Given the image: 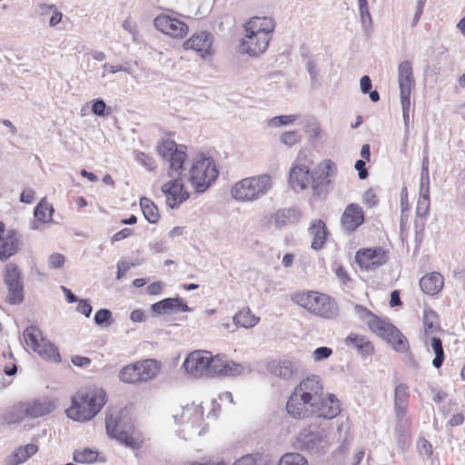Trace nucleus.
I'll return each mask as SVG.
<instances>
[{"label": "nucleus", "mask_w": 465, "mask_h": 465, "mask_svg": "<svg viewBox=\"0 0 465 465\" xmlns=\"http://www.w3.org/2000/svg\"><path fill=\"white\" fill-rule=\"evenodd\" d=\"M401 206L402 213L408 212L411 208V205L409 203L408 190L406 187L402 188V190L401 192Z\"/></svg>", "instance_id": "obj_61"}, {"label": "nucleus", "mask_w": 465, "mask_h": 465, "mask_svg": "<svg viewBox=\"0 0 465 465\" xmlns=\"http://www.w3.org/2000/svg\"><path fill=\"white\" fill-rule=\"evenodd\" d=\"M312 415L324 419H333L341 412L339 400L333 394H322L321 400L311 407Z\"/></svg>", "instance_id": "obj_18"}, {"label": "nucleus", "mask_w": 465, "mask_h": 465, "mask_svg": "<svg viewBox=\"0 0 465 465\" xmlns=\"http://www.w3.org/2000/svg\"><path fill=\"white\" fill-rule=\"evenodd\" d=\"M218 174L214 162L211 158L201 157L193 163L189 181L196 191L203 192L216 180Z\"/></svg>", "instance_id": "obj_7"}, {"label": "nucleus", "mask_w": 465, "mask_h": 465, "mask_svg": "<svg viewBox=\"0 0 465 465\" xmlns=\"http://www.w3.org/2000/svg\"><path fill=\"white\" fill-rule=\"evenodd\" d=\"M244 35L240 48L244 54L257 56L263 54L275 29V21L269 16H253L242 25Z\"/></svg>", "instance_id": "obj_2"}, {"label": "nucleus", "mask_w": 465, "mask_h": 465, "mask_svg": "<svg viewBox=\"0 0 465 465\" xmlns=\"http://www.w3.org/2000/svg\"><path fill=\"white\" fill-rule=\"evenodd\" d=\"M136 160L145 166L148 170L152 171L155 168V162L153 158L145 153L140 152L136 154Z\"/></svg>", "instance_id": "obj_55"}, {"label": "nucleus", "mask_w": 465, "mask_h": 465, "mask_svg": "<svg viewBox=\"0 0 465 465\" xmlns=\"http://www.w3.org/2000/svg\"><path fill=\"white\" fill-rule=\"evenodd\" d=\"M272 178L261 174L242 179L232 187V196L240 202H252L265 194L272 187Z\"/></svg>", "instance_id": "obj_4"}, {"label": "nucleus", "mask_w": 465, "mask_h": 465, "mask_svg": "<svg viewBox=\"0 0 465 465\" xmlns=\"http://www.w3.org/2000/svg\"><path fill=\"white\" fill-rule=\"evenodd\" d=\"M184 465H227L224 460H193Z\"/></svg>", "instance_id": "obj_62"}, {"label": "nucleus", "mask_w": 465, "mask_h": 465, "mask_svg": "<svg viewBox=\"0 0 465 465\" xmlns=\"http://www.w3.org/2000/svg\"><path fill=\"white\" fill-rule=\"evenodd\" d=\"M226 358L224 355L213 356L211 354L210 367L208 368L207 376H222L223 370L224 369Z\"/></svg>", "instance_id": "obj_43"}, {"label": "nucleus", "mask_w": 465, "mask_h": 465, "mask_svg": "<svg viewBox=\"0 0 465 465\" xmlns=\"http://www.w3.org/2000/svg\"><path fill=\"white\" fill-rule=\"evenodd\" d=\"M285 410L287 414L294 420H303L312 415L310 403L299 397L294 391L287 399Z\"/></svg>", "instance_id": "obj_20"}, {"label": "nucleus", "mask_w": 465, "mask_h": 465, "mask_svg": "<svg viewBox=\"0 0 465 465\" xmlns=\"http://www.w3.org/2000/svg\"><path fill=\"white\" fill-rule=\"evenodd\" d=\"M366 325L372 333L382 338L392 324L386 319L374 314L373 317L367 322Z\"/></svg>", "instance_id": "obj_35"}, {"label": "nucleus", "mask_w": 465, "mask_h": 465, "mask_svg": "<svg viewBox=\"0 0 465 465\" xmlns=\"http://www.w3.org/2000/svg\"><path fill=\"white\" fill-rule=\"evenodd\" d=\"M25 411H26L27 418L35 419L48 414L53 405L51 402L41 400H30L23 401Z\"/></svg>", "instance_id": "obj_29"}, {"label": "nucleus", "mask_w": 465, "mask_h": 465, "mask_svg": "<svg viewBox=\"0 0 465 465\" xmlns=\"http://www.w3.org/2000/svg\"><path fill=\"white\" fill-rule=\"evenodd\" d=\"M363 203L370 208L375 207L379 203V197L373 188L367 189L362 196Z\"/></svg>", "instance_id": "obj_51"}, {"label": "nucleus", "mask_w": 465, "mask_h": 465, "mask_svg": "<svg viewBox=\"0 0 465 465\" xmlns=\"http://www.w3.org/2000/svg\"><path fill=\"white\" fill-rule=\"evenodd\" d=\"M65 258L63 254L54 252L49 256L48 263L52 269H58L64 266Z\"/></svg>", "instance_id": "obj_56"}, {"label": "nucleus", "mask_w": 465, "mask_h": 465, "mask_svg": "<svg viewBox=\"0 0 465 465\" xmlns=\"http://www.w3.org/2000/svg\"><path fill=\"white\" fill-rule=\"evenodd\" d=\"M409 399L408 386L403 383L398 384L394 390V411L396 418L400 420L407 414Z\"/></svg>", "instance_id": "obj_26"}, {"label": "nucleus", "mask_w": 465, "mask_h": 465, "mask_svg": "<svg viewBox=\"0 0 465 465\" xmlns=\"http://www.w3.org/2000/svg\"><path fill=\"white\" fill-rule=\"evenodd\" d=\"M38 447L35 444H26L25 446L19 447L13 453V460L15 464L23 463L27 460L31 456L35 454Z\"/></svg>", "instance_id": "obj_39"}, {"label": "nucleus", "mask_w": 465, "mask_h": 465, "mask_svg": "<svg viewBox=\"0 0 465 465\" xmlns=\"http://www.w3.org/2000/svg\"><path fill=\"white\" fill-rule=\"evenodd\" d=\"M20 248V239L14 230H6L0 236V260L5 262Z\"/></svg>", "instance_id": "obj_22"}, {"label": "nucleus", "mask_w": 465, "mask_h": 465, "mask_svg": "<svg viewBox=\"0 0 465 465\" xmlns=\"http://www.w3.org/2000/svg\"><path fill=\"white\" fill-rule=\"evenodd\" d=\"M71 361L77 367H84L91 363V359L85 356H73Z\"/></svg>", "instance_id": "obj_64"}, {"label": "nucleus", "mask_w": 465, "mask_h": 465, "mask_svg": "<svg viewBox=\"0 0 465 465\" xmlns=\"http://www.w3.org/2000/svg\"><path fill=\"white\" fill-rule=\"evenodd\" d=\"M430 189H429V176L421 178L420 195L418 199L416 214L419 217H425L430 212Z\"/></svg>", "instance_id": "obj_31"}, {"label": "nucleus", "mask_w": 465, "mask_h": 465, "mask_svg": "<svg viewBox=\"0 0 465 465\" xmlns=\"http://www.w3.org/2000/svg\"><path fill=\"white\" fill-rule=\"evenodd\" d=\"M293 391L307 403H310L311 407L321 400L322 394L324 392L323 385L316 375L302 379Z\"/></svg>", "instance_id": "obj_13"}, {"label": "nucleus", "mask_w": 465, "mask_h": 465, "mask_svg": "<svg viewBox=\"0 0 465 465\" xmlns=\"http://www.w3.org/2000/svg\"><path fill=\"white\" fill-rule=\"evenodd\" d=\"M98 455V451L92 449L78 450L74 453V460L78 463H91L97 460Z\"/></svg>", "instance_id": "obj_46"}, {"label": "nucleus", "mask_w": 465, "mask_h": 465, "mask_svg": "<svg viewBox=\"0 0 465 465\" xmlns=\"http://www.w3.org/2000/svg\"><path fill=\"white\" fill-rule=\"evenodd\" d=\"M113 439L134 449L139 448L142 443L140 434L132 426L125 430H120Z\"/></svg>", "instance_id": "obj_32"}, {"label": "nucleus", "mask_w": 465, "mask_h": 465, "mask_svg": "<svg viewBox=\"0 0 465 465\" xmlns=\"http://www.w3.org/2000/svg\"><path fill=\"white\" fill-rule=\"evenodd\" d=\"M430 346L435 353L432 364L435 368L439 369L441 367L445 358L441 340L437 337L431 338Z\"/></svg>", "instance_id": "obj_44"}, {"label": "nucleus", "mask_w": 465, "mask_h": 465, "mask_svg": "<svg viewBox=\"0 0 465 465\" xmlns=\"http://www.w3.org/2000/svg\"><path fill=\"white\" fill-rule=\"evenodd\" d=\"M77 311L86 317H89L92 312V306L87 301L81 300L78 303Z\"/></svg>", "instance_id": "obj_63"}, {"label": "nucleus", "mask_w": 465, "mask_h": 465, "mask_svg": "<svg viewBox=\"0 0 465 465\" xmlns=\"http://www.w3.org/2000/svg\"><path fill=\"white\" fill-rule=\"evenodd\" d=\"M162 186V192L165 195L166 204L172 209L177 208L189 198V193L184 188L182 173H175Z\"/></svg>", "instance_id": "obj_12"}, {"label": "nucleus", "mask_w": 465, "mask_h": 465, "mask_svg": "<svg viewBox=\"0 0 465 465\" xmlns=\"http://www.w3.org/2000/svg\"><path fill=\"white\" fill-rule=\"evenodd\" d=\"M3 277L6 286L23 284L20 270L18 266L13 262L5 265Z\"/></svg>", "instance_id": "obj_37"}, {"label": "nucleus", "mask_w": 465, "mask_h": 465, "mask_svg": "<svg viewBox=\"0 0 465 465\" xmlns=\"http://www.w3.org/2000/svg\"><path fill=\"white\" fill-rule=\"evenodd\" d=\"M243 370L242 365L226 359L222 376H237L242 374Z\"/></svg>", "instance_id": "obj_50"}, {"label": "nucleus", "mask_w": 465, "mask_h": 465, "mask_svg": "<svg viewBox=\"0 0 465 465\" xmlns=\"http://www.w3.org/2000/svg\"><path fill=\"white\" fill-rule=\"evenodd\" d=\"M183 47L184 50H193L201 57L213 54V37L206 32L193 34L186 40Z\"/></svg>", "instance_id": "obj_19"}, {"label": "nucleus", "mask_w": 465, "mask_h": 465, "mask_svg": "<svg viewBox=\"0 0 465 465\" xmlns=\"http://www.w3.org/2000/svg\"><path fill=\"white\" fill-rule=\"evenodd\" d=\"M398 82L401 89V102L404 118L409 117L411 94L414 87L413 71L411 62L403 61L399 64Z\"/></svg>", "instance_id": "obj_9"}, {"label": "nucleus", "mask_w": 465, "mask_h": 465, "mask_svg": "<svg viewBox=\"0 0 465 465\" xmlns=\"http://www.w3.org/2000/svg\"><path fill=\"white\" fill-rule=\"evenodd\" d=\"M23 337L25 345L43 359L59 361L60 355L57 348L43 335L42 331L37 326L26 327L23 332Z\"/></svg>", "instance_id": "obj_8"}, {"label": "nucleus", "mask_w": 465, "mask_h": 465, "mask_svg": "<svg viewBox=\"0 0 465 465\" xmlns=\"http://www.w3.org/2000/svg\"><path fill=\"white\" fill-rule=\"evenodd\" d=\"M268 371L280 379L289 381L298 374V369L291 360H272L267 363Z\"/></svg>", "instance_id": "obj_21"}, {"label": "nucleus", "mask_w": 465, "mask_h": 465, "mask_svg": "<svg viewBox=\"0 0 465 465\" xmlns=\"http://www.w3.org/2000/svg\"><path fill=\"white\" fill-rule=\"evenodd\" d=\"M305 155H303V160ZM312 173L310 166L302 163V155L299 154L289 173V184L293 190H304L312 185Z\"/></svg>", "instance_id": "obj_14"}, {"label": "nucleus", "mask_w": 465, "mask_h": 465, "mask_svg": "<svg viewBox=\"0 0 465 465\" xmlns=\"http://www.w3.org/2000/svg\"><path fill=\"white\" fill-rule=\"evenodd\" d=\"M422 322L426 335L432 334L440 329L439 316L431 309L424 310Z\"/></svg>", "instance_id": "obj_38"}, {"label": "nucleus", "mask_w": 465, "mask_h": 465, "mask_svg": "<svg viewBox=\"0 0 465 465\" xmlns=\"http://www.w3.org/2000/svg\"><path fill=\"white\" fill-rule=\"evenodd\" d=\"M382 339L387 341L397 351L404 352L409 349V341L407 338L393 324Z\"/></svg>", "instance_id": "obj_30"}, {"label": "nucleus", "mask_w": 465, "mask_h": 465, "mask_svg": "<svg viewBox=\"0 0 465 465\" xmlns=\"http://www.w3.org/2000/svg\"><path fill=\"white\" fill-rule=\"evenodd\" d=\"M354 312L359 317L361 321L365 322L367 324V322L370 321L373 317L375 313H373L371 311H370L368 308H366L363 305L361 304H355L354 305Z\"/></svg>", "instance_id": "obj_54"}, {"label": "nucleus", "mask_w": 465, "mask_h": 465, "mask_svg": "<svg viewBox=\"0 0 465 465\" xmlns=\"http://www.w3.org/2000/svg\"><path fill=\"white\" fill-rule=\"evenodd\" d=\"M153 25L159 32L175 39L185 37L189 32V27L183 21L166 13L158 15Z\"/></svg>", "instance_id": "obj_11"}, {"label": "nucleus", "mask_w": 465, "mask_h": 465, "mask_svg": "<svg viewBox=\"0 0 465 465\" xmlns=\"http://www.w3.org/2000/svg\"><path fill=\"white\" fill-rule=\"evenodd\" d=\"M281 141L288 146H292L301 141V135L297 131L285 132L282 134Z\"/></svg>", "instance_id": "obj_53"}, {"label": "nucleus", "mask_w": 465, "mask_h": 465, "mask_svg": "<svg viewBox=\"0 0 465 465\" xmlns=\"http://www.w3.org/2000/svg\"><path fill=\"white\" fill-rule=\"evenodd\" d=\"M25 419H27V415L23 401L14 404L4 417L5 422L9 425L18 423Z\"/></svg>", "instance_id": "obj_36"}, {"label": "nucleus", "mask_w": 465, "mask_h": 465, "mask_svg": "<svg viewBox=\"0 0 465 465\" xmlns=\"http://www.w3.org/2000/svg\"><path fill=\"white\" fill-rule=\"evenodd\" d=\"M7 302L11 304H19L24 300V287L23 284L7 286Z\"/></svg>", "instance_id": "obj_49"}, {"label": "nucleus", "mask_w": 465, "mask_h": 465, "mask_svg": "<svg viewBox=\"0 0 465 465\" xmlns=\"http://www.w3.org/2000/svg\"><path fill=\"white\" fill-rule=\"evenodd\" d=\"M278 465H309V463L302 454L288 452L281 457Z\"/></svg>", "instance_id": "obj_47"}, {"label": "nucleus", "mask_w": 465, "mask_h": 465, "mask_svg": "<svg viewBox=\"0 0 465 465\" xmlns=\"http://www.w3.org/2000/svg\"><path fill=\"white\" fill-rule=\"evenodd\" d=\"M420 286L424 293L434 296L442 290L444 278L440 272H430L420 278Z\"/></svg>", "instance_id": "obj_25"}, {"label": "nucleus", "mask_w": 465, "mask_h": 465, "mask_svg": "<svg viewBox=\"0 0 465 465\" xmlns=\"http://www.w3.org/2000/svg\"><path fill=\"white\" fill-rule=\"evenodd\" d=\"M54 212L53 205L49 203L45 198H43L35 206L34 214L37 221L48 223L53 221Z\"/></svg>", "instance_id": "obj_33"}, {"label": "nucleus", "mask_w": 465, "mask_h": 465, "mask_svg": "<svg viewBox=\"0 0 465 465\" xmlns=\"http://www.w3.org/2000/svg\"><path fill=\"white\" fill-rule=\"evenodd\" d=\"M232 465H268V462L262 454L256 452L242 456Z\"/></svg>", "instance_id": "obj_45"}, {"label": "nucleus", "mask_w": 465, "mask_h": 465, "mask_svg": "<svg viewBox=\"0 0 465 465\" xmlns=\"http://www.w3.org/2000/svg\"><path fill=\"white\" fill-rule=\"evenodd\" d=\"M106 109V104L103 100H96L94 102L92 105V112L96 115H104ZM106 114H109V113H106Z\"/></svg>", "instance_id": "obj_58"}, {"label": "nucleus", "mask_w": 465, "mask_h": 465, "mask_svg": "<svg viewBox=\"0 0 465 465\" xmlns=\"http://www.w3.org/2000/svg\"><path fill=\"white\" fill-rule=\"evenodd\" d=\"M332 353V350L328 347H319L313 351V358L319 361L329 358Z\"/></svg>", "instance_id": "obj_57"}, {"label": "nucleus", "mask_w": 465, "mask_h": 465, "mask_svg": "<svg viewBox=\"0 0 465 465\" xmlns=\"http://www.w3.org/2000/svg\"><path fill=\"white\" fill-rule=\"evenodd\" d=\"M160 371V364L153 359L137 361L124 366L119 372V379L124 383H140L152 380Z\"/></svg>", "instance_id": "obj_6"}, {"label": "nucleus", "mask_w": 465, "mask_h": 465, "mask_svg": "<svg viewBox=\"0 0 465 465\" xmlns=\"http://www.w3.org/2000/svg\"><path fill=\"white\" fill-rule=\"evenodd\" d=\"M232 322L238 329L249 330L260 322V317L253 313L250 307L245 306L232 316Z\"/></svg>", "instance_id": "obj_27"}, {"label": "nucleus", "mask_w": 465, "mask_h": 465, "mask_svg": "<svg viewBox=\"0 0 465 465\" xmlns=\"http://www.w3.org/2000/svg\"><path fill=\"white\" fill-rule=\"evenodd\" d=\"M156 314H166L172 312H188L189 307L178 298H166L152 305Z\"/></svg>", "instance_id": "obj_28"}, {"label": "nucleus", "mask_w": 465, "mask_h": 465, "mask_svg": "<svg viewBox=\"0 0 465 465\" xmlns=\"http://www.w3.org/2000/svg\"><path fill=\"white\" fill-rule=\"evenodd\" d=\"M181 419L183 422L195 425L203 420V411L196 406H186L182 411Z\"/></svg>", "instance_id": "obj_40"}, {"label": "nucleus", "mask_w": 465, "mask_h": 465, "mask_svg": "<svg viewBox=\"0 0 465 465\" xmlns=\"http://www.w3.org/2000/svg\"><path fill=\"white\" fill-rule=\"evenodd\" d=\"M355 169L358 171L359 178L363 180L368 176V170L366 168V161L358 160L355 163Z\"/></svg>", "instance_id": "obj_59"}, {"label": "nucleus", "mask_w": 465, "mask_h": 465, "mask_svg": "<svg viewBox=\"0 0 465 465\" xmlns=\"http://www.w3.org/2000/svg\"><path fill=\"white\" fill-rule=\"evenodd\" d=\"M365 222V213L362 207L356 203L346 205L341 219L340 224L341 229L351 233L361 227Z\"/></svg>", "instance_id": "obj_15"}, {"label": "nucleus", "mask_w": 465, "mask_h": 465, "mask_svg": "<svg viewBox=\"0 0 465 465\" xmlns=\"http://www.w3.org/2000/svg\"><path fill=\"white\" fill-rule=\"evenodd\" d=\"M308 232L312 238V248L314 250L322 249L329 235L325 223L321 219L313 220L309 226Z\"/></svg>", "instance_id": "obj_23"}, {"label": "nucleus", "mask_w": 465, "mask_h": 465, "mask_svg": "<svg viewBox=\"0 0 465 465\" xmlns=\"http://www.w3.org/2000/svg\"><path fill=\"white\" fill-rule=\"evenodd\" d=\"M211 352L207 351H194L191 352L183 362L185 371L194 377L208 374Z\"/></svg>", "instance_id": "obj_16"}, {"label": "nucleus", "mask_w": 465, "mask_h": 465, "mask_svg": "<svg viewBox=\"0 0 465 465\" xmlns=\"http://www.w3.org/2000/svg\"><path fill=\"white\" fill-rule=\"evenodd\" d=\"M273 219L276 226L282 228L283 226L292 224V223L295 222L296 213L295 211L291 209L280 210L277 213H275Z\"/></svg>", "instance_id": "obj_42"}, {"label": "nucleus", "mask_w": 465, "mask_h": 465, "mask_svg": "<svg viewBox=\"0 0 465 465\" xmlns=\"http://www.w3.org/2000/svg\"><path fill=\"white\" fill-rule=\"evenodd\" d=\"M107 401L105 391L96 385L83 387L71 397V405L65 410L67 417L78 422L93 420Z\"/></svg>", "instance_id": "obj_1"}, {"label": "nucleus", "mask_w": 465, "mask_h": 465, "mask_svg": "<svg viewBox=\"0 0 465 465\" xmlns=\"http://www.w3.org/2000/svg\"><path fill=\"white\" fill-rule=\"evenodd\" d=\"M140 206L143 213L144 218L150 223H156L160 219V213L154 203L146 197L140 199Z\"/></svg>", "instance_id": "obj_34"}, {"label": "nucleus", "mask_w": 465, "mask_h": 465, "mask_svg": "<svg viewBox=\"0 0 465 465\" xmlns=\"http://www.w3.org/2000/svg\"><path fill=\"white\" fill-rule=\"evenodd\" d=\"M94 322L98 325H109L112 322V312L107 309H101L94 315Z\"/></svg>", "instance_id": "obj_52"}, {"label": "nucleus", "mask_w": 465, "mask_h": 465, "mask_svg": "<svg viewBox=\"0 0 465 465\" xmlns=\"http://www.w3.org/2000/svg\"><path fill=\"white\" fill-rule=\"evenodd\" d=\"M156 152L168 164V177L183 173L184 163L188 158L187 147L185 145L177 144L171 139H163L158 143Z\"/></svg>", "instance_id": "obj_5"}, {"label": "nucleus", "mask_w": 465, "mask_h": 465, "mask_svg": "<svg viewBox=\"0 0 465 465\" xmlns=\"http://www.w3.org/2000/svg\"><path fill=\"white\" fill-rule=\"evenodd\" d=\"M292 301L309 313L323 319L338 315V305L330 295L317 291H299L292 295Z\"/></svg>", "instance_id": "obj_3"}, {"label": "nucleus", "mask_w": 465, "mask_h": 465, "mask_svg": "<svg viewBox=\"0 0 465 465\" xmlns=\"http://www.w3.org/2000/svg\"><path fill=\"white\" fill-rule=\"evenodd\" d=\"M2 357L3 359H0V368L3 371L9 376L15 374L17 369L11 350L7 348L3 351Z\"/></svg>", "instance_id": "obj_41"}, {"label": "nucleus", "mask_w": 465, "mask_h": 465, "mask_svg": "<svg viewBox=\"0 0 465 465\" xmlns=\"http://www.w3.org/2000/svg\"><path fill=\"white\" fill-rule=\"evenodd\" d=\"M347 347L354 348L358 352L364 356H370L374 353L373 343L362 334L351 332L344 340Z\"/></svg>", "instance_id": "obj_24"}, {"label": "nucleus", "mask_w": 465, "mask_h": 465, "mask_svg": "<svg viewBox=\"0 0 465 465\" xmlns=\"http://www.w3.org/2000/svg\"><path fill=\"white\" fill-rule=\"evenodd\" d=\"M132 234H133V230L132 229H130V228H124V229H122L121 231L117 232L116 233H114L113 235L112 242H114L122 241L124 239L128 238Z\"/></svg>", "instance_id": "obj_60"}, {"label": "nucleus", "mask_w": 465, "mask_h": 465, "mask_svg": "<svg viewBox=\"0 0 465 465\" xmlns=\"http://www.w3.org/2000/svg\"><path fill=\"white\" fill-rule=\"evenodd\" d=\"M355 261L361 269L375 270L389 261V251L381 246L361 248L356 252Z\"/></svg>", "instance_id": "obj_10"}, {"label": "nucleus", "mask_w": 465, "mask_h": 465, "mask_svg": "<svg viewBox=\"0 0 465 465\" xmlns=\"http://www.w3.org/2000/svg\"><path fill=\"white\" fill-rule=\"evenodd\" d=\"M337 173L335 163L330 159L322 161L312 173V188L318 190L328 187Z\"/></svg>", "instance_id": "obj_17"}, {"label": "nucleus", "mask_w": 465, "mask_h": 465, "mask_svg": "<svg viewBox=\"0 0 465 465\" xmlns=\"http://www.w3.org/2000/svg\"><path fill=\"white\" fill-rule=\"evenodd\" d=\"M121 417L114 414H107L105 417V429L110 438H114L121 430L119 428Z\"/></svg>", "instance_id": "obj_48"}]
</instances>
